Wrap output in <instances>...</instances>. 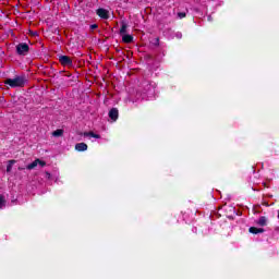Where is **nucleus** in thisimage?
<instances>
[{"label":"nucleus","mask_w":279,"mask_h":279,"mask_svg":"<svg viewBox=\"0 0 279 279\" xmlns=\"http://www.w3.org/2000/svg\"><path fill=\"white\" fill-rule=\"evenodd\" d=\"M63 134H64V131L59 129L52 133V136H62Z\"/></svg>","instance_id":"14"},{"label":"nucleus","mask_w":279,"mask_h":279,"mask_svg":"<svg viewBox=\"0 0 279 279\" xmlns=\"http://www.w3.org/2000/svg\"><path fill=\"white\" fill-rule=\"evenodd\" d=\"M84 136H90L92 138H101V135L96 134L95 132L90 131V132H85Z\"/></svg>","instance_id":"12"},{"label":"nucleus","mask_w":279,"mask_h":279,"mask_svg":"<svg viewBox=\"0 0 279 279\" xmlns=\"http://www.w3.org/2000/svg\"><path fill=\"white\" fill-rule=\"evenodd\" d=\"M125 34H128V25L125 24V22H122L121 28H120V35L124 36Z\"/></svg>","instance_id":"10"},{"label":"nucleus","mask_w":279,"mask_h":279,"mask_svg":"<svg viewBox=\"0 0 279 279\" xmlns=\"http://www.w3.org/2000/svg\"><path fill=\"white\" fill-rule=\"evenodd\" d=\"M96 14L100 17V19H104L105 21H108V19H110V11L109 10H106V9H98L96 11Z\"/></svg>","instance_id":"5"},{"label":"nucleus","mask_w":279,"mask_h":279,"mask_svg":"<svg viewBox=\"0 0 279 279\" xmlns=\"http://www.w3.org/2000/svg\"><path fill=\"white\" fill-rule=\"evenodd\" d=\"M178 16H179V19H185L186 17V13L185 12H179Z\"/></svg>","instance_id":"16"},{"label":"nucleus","mask_w":279,"mask_h":279,"mask_svg":"<svg viewBox=\"0 0 279 279\" xmlns=\"http://www.w3.org/2000/svg\"><path fill=\"white\" fill-rule=\"evenodd\" d=\"M45 178H46L47 180H51V173H49V172H46V175H45Z\"/></svg>","instance_id":"17"},{"label":"nucleus","mask_w":279,"mask_h":279,"mask_svg":"<svg viewBox=\"0 0 279 279\" xmlns=\"http://www.w3.org/2000/svg\"><path fill=\"white\" fill-rule=\"evenodd\" d=\"M59 62L62 66H73V60L69 56H59Z\"/></svg>","instance_id":"4"},{"label":"nucleus","mask_w":279,"mask_h":279,"mask_svg":"<svg viewBox=\"0 0 279 279\" xmlns=\"http://www.w3.org/2000/svg\"><path fill=\"white\" fill-rule=\"evenodd\" d=\"M248 232H251V234H263V232H265V229L256 228V227H251L248 229Z\"/></svg>","instance_id":"7"},{"label":"nucleus","mask_w":279,"mask_h":279,"mask_svg":"<svg viewBox=\"0 0 279 279\" xmlns=\"http://www.w3.org/2000/svg\"><path fill=\"white\" fill-rule=\"evenodd\" d=\"M3 206H5V199L3 196H0V208H3Z\"/></svg>","instance_id":"15"},{"label":"nucleus","mask_w":279,"mask_h":279,"mask_svg":"<svg viewBox=\"0 0 279 279\" xmlns=\"http://www.w3.org/2000/svg\"><path fill=\"white\" fill-rule=\"evenodd\" d=\"M47 167V162H45L44 160L40 159H35L32 163H29L28 166H26V169L28 171H32V169H36V167Z\"/></svg>","instance_id":"3"},{"label":"nucleus","mask_w":279,"mask_h":279,"mask_svg":"<svg viewBox=\"0 0 279 279\" xmlns=\"http://www.w3.org/2000/svg\"><path fill=\"white\" fill-rule=\"evenodd\" d=\"M16 163V160L12 159L9 160V163L7 166V173H10V171H12V167Z\"/></svg>","instance_id":"13"},{"label":"nucleus","mask_w":279,"mask_h":279,"mask_svg":"<svg viewBox=\"0 0 279 279\" xmlns=\"http://www.w3.org/2000/svg\"><path fill=\"white\" fill-rule=\"evenodd\" d=\"M278 217H279V211H278Z\"/></svg>","instance_id":"21"},{"label":"nucleus","mask_w":279,"mask_h":279,"mask_svg":"<svg viewBox=\"0 0 279 279\" xmlns=\"http://www.w3.org/2000/svg\"><path fill=\"white\" fill-rule=\"evenodd\" d=\"M109 118H110L111 121H117V119H119V109L112 108L109 111Z\"/></svg>","instance_id":"6"},{"label":"nucleus","mask_w":279,"mask_h":279,"mask_svg":"<svg viewBox=\"0 0 279 279\" xmlns=\"http://www.w3.org/2000/svg\"><path fill=\"white\" fill-rule=\"evenodd\" d=\"M257 226H267V218L265 216L259 217V219L257 220Z\"/></svg>","instance_id":"11"},{"label":"nucleus","mask_w":279,"mask_h":279,"mask_svg":"<svg viewBox=\"0 0 279 279\" xmlns=\"http://www.w3.org/2000/svg\"><path fill=\"white\" fill-rule=\"evenodd\" d=\"M76 151H86L88 149V145L86 143H78L75 145Z\"/></svg>","instance_id":"8"},{"label":"nucleus","mask_w":279,"mask_h":279,"mask_svg":"<svg viewBox=\"0 0 279 279\" xmlns=\"http://www.w3.org/2000/svg\"><path fill=\"white\" fill-rule=\"evenodd\" d=\"M122 40L123 43L130 44L134 41V37L132 35L125 34V35H122Z\"/></svg>","instance_id":"9"},{"label":"nucleus","mask_w":279,"mask_h":279,"mask_svg":"<svg viewBox=\"0 0 279 279\" xmlns=\"http://www.w3.org/2000/svg\"><path fill=\"white\" fill-rule=\"evenodd\" d=\"M97 27H98L97 24H94L90 26L92 29H97Z\"/></svg>","instance_id":"18"},{"label":"nucleus","mask_w":279,"mask_h":279,"mask_svg":"<svg viewBox=\"0 0 279 279\" xmlns=\"http://www.w3.org/2000/svg\"><path fill=\"white\" fill-rule=\"evenodd\" d=\"M177 38H182V33H177Z\"/></svg>","instance_id":"19"},{"label":"nucleus","mask_w":279,"mask_h":279,"mask_svg":"<svg viewBox=\"0 0 279 279\" xmlns=\"http://www.w3.org/2000/svg\"><path fill=\"white\" fill-rule=\"evenodd\" d=\"M16 52L19 56H27L29 53V45L26 43H21L16 46Z\"/></svg>","instance_id":"2"},{"label":"nucleus","mask_w":279,"mask_h":279,"mask_svg":"<svg viewBox=\"0 0 279 279\" xmlns=\"http://www.w3.org/2000/svg\"><path fill=\"white\" fill-rule=\"evenodd\" d=\"M27 82V78H25V75L22 76H15L14 78H7L4 84L7 86H10L11 88H23Z\"/></svg>","instance_id":"1"},{"label":"nucleus","mask_w":279,"mask_h":279,"mask_svg":"<svg viewBox=\"0 0 279 279\" xmlns=\"http://www.w3.org/2000/svg\"><path fill=\"white\" fill-rule=\"evenodd\" d=\"M158 43H159V39L157 38L156 41H155V45H158Z\"/></svg>","instance_id":"20"}]
</instances>
